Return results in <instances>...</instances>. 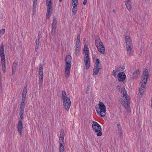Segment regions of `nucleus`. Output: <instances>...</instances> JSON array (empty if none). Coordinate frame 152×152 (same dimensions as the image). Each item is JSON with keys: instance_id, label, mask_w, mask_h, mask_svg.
<instances>
[{"instance_id": "1", "label": "nucleus", "mask_w": 152, "mask_h": 152, "mask_svg": "<svg viewBox=\"0 0 152 152\" xmlns=\"http://www.w3.org/2000/svg\"><path fill=\"white\" fill-rule=\"evenodd\" d=\"M119 86H117V88L119 91L123 94V97L120 100V102L121 104L125 107L127 111L130 110V106L129 105V99L127 94V91L124 88H120Z\"/></svg>"}, {"instance_id": "2", "label": "nucleus", "mask_w": 152, "mask_h": 152, "mask_svg": "<svg viewBox=\"0 0 152 152\" xmlns=\"http://www.w3.org/2000/svg\"><path fill=\"white\" fill-rule=\"evenodd\" d=\"M148 77V71L147 69H146L144 71L141 78V85L139 89V97L140 98H141L144 93V91L145 90V86L147 82Z\"/></svg>"}, {"instance_id": "3", "label": "nucleus", "mask_w": 152, "mask_h": 152, "mask_svg": "<svg viewBox=\"0 0 152 152\" xmlns=\"http://www.w3.org/2000/svg\"><path fill=\"white\" fill-rule=\"evenodd\" d=\"M72 57L69 55L66 56L65 59V72L66 77L67 78L69 76L70 70L71 67Z\"/></svg>"}, {"instance_id": "4", "label": "nucleus", "mask_w": 152, "mask_h": 152, "mask_svg": "<svg viewBox=\"0 0 152 152\" xmlns=\"http://www.w3.org/2000/svg\"><path fill=\"white\" fill-rule=\"evenodd\" d=\"M83 53L85 56L84 61L86 69H88L90 67V59L89 57V49L88 46L85 45L83 49Z\"/></svg>"}, {"instance_id": "5", "label": "nucleus", "mask_w": 152, "mask_h": 152, "mask_svg": "<svg viewBox=\"0 0 152 152\" xmlns=\"http://www.w3.org/2000/svg\"><path fill=\"white\" fill-rule=\"evenodd\" d=\"M97 114L101 117H104L105 115L106 107L104 104L99 102L98 107L96 108Z\"/></svg>"}, {"instance_id": "6", "label": "nucleus", "mask_w": 152, "mask_h": 152, "mask_svg": "<svg viewBox=\"0 0 152 152\" xmlns=\"http://www.w3.org/2000/svg\"><path fill=\"white\" fill-rule=\"evenodd\" d=\"M0 55L1 59L2 69L4 73L6 72V63L5 55L4 53V47L3 44L1 45L0 48Z\"/></svg>"}, {"instance_id": "7", "label": "nucleus", "mask_w": 152, "mask_h": 152, "mask_svg": "<svg viewBox=\"0 0 152 152\" xmlns=\"http://www.w3.org/2000/svg\"><path fill=\"white\" fill-rule=\"evenodd\" d=\"M95 45L98 51L102 54H104L105 53V48L103 43L100 39L95 40Z\"/></svg>"}, {"instance_id": "8", "label": "nucleus", "mask_w": 152, "mask_h": 152, "mask_svg": "<svg viewBox=\"0 0 152 152\" xmlns=\"http://www.w3.org/2000/svg\"><path fill=\"white\" fill-rule=\"evenodd\" d=\"M92 127L94 132L97 133L96 135L97 136H100L102 135L101 126L97 122L94 121L93 122Z\"/></svg>"}, {"instance_id": "9", "label": "nucleus", "mask_w": 152, "mask_h": 152, "mask_svg": "<svg viewBox=\"0 0 152 152\" xmlns=\"http://www.w3.org/2000/svg\"><path fill=\"white\" fill-rule=\"evenodd\" d=\"M62 100L64 107L66 110L68 111L70 108L71 104L70 99L69 98H66V99H63Z\"/></svg>"}, {"instance_id": "10", "label": "nucleus", "mask_w": 152, "mask_h": 152, "mask_svg": "<svg viewBox=\"0 0 152 152\" xmlns=\"http://www.w3.org/2000/svg\"><path fill=\"white\" fill-rule=\"evenodd\" d=\"M17 129L18 132L20 136L22 135V132L23 129V125L22 121H19L18 123Z\"/></svg>"}, {"instance_id": "11", "label": "nucleus", "mask_w": 152, "mask_h": 152, "mask_svg": "<svg viewBox=\"0 0 152 152\" xmlns=\"http://www.w3.org/2000/svg\"><path fill=\"white\" fill-rule=\"evenodd\" d=\"M46 4L47 6V12L51 13L52 9V3L51 0H46Z\"/></svg>"}, {"instance_id": "12", "label": "nucleus", "mask_w": 152, "mask_h": 152, "mask_svg": "<svg viewBox=\"0 0 152 152\" xmlns=\"http://www.w3.org/2000/svg\"><path fill=\"white\" fill-rule=\"evenodd\" d=\"M64 132L63 130H61L60 137H59V142L60 144H63L64 143Z\"/></svg>"}, {"instance_id": "13", "label": "nucleus", "mask_w": 152, "mask_h": 152, "mask_svg": "<svg viewBox=\"0 0 152 152\" xmlns=\"http://www.w3.org/2000/svg\"><path fill=\"white\" fill-rule=\"evenodd\" d=\"M126 48L128 55L130 56H132L134 52L133 45L126 46Z\"/></svg>"}, {"instance_id": "14", "label": "nucleus", "mask_w": 152, "mask_h": 152, "mask_svg": "<svg viewBox=\"0 0 152 152\" xmlns=\"http://www.w3.org/2000/svg\"><path fill=\"white\" fill-rule=\"evenodd\" d=\"M118 79L120 82L124 81L126 77L124 73L122 72H120L118 75Z\"/></svg>"}, {"instance_id": "15", "label": "nucleus", "mask_w": 152, "mask_h": 152, "mask_svg": "<svg viewBox=\"0 0 152 152\" xmlns=\"http://www.w3.org/2000/svg\"><path fill=\"white\" fill-rule=\"evenodd\" d=\"M125 42L126 46L133 45L131 39L128 36H126L125 38Z\"/></svg>"}, {"instance_id": "16", "label": "nucleus", "mask_w": 152, "mask_h": 152, "mask_svg": "<svg viewBox=\"0 0 152 152\" xmlns=\"http://www.w3.org/2000/svg\"><path fill=\"white\" fill-rule=\"evenodd\" d=\"M140 72L138 70H136L132 74L131 76L132 78L137 79L140 76Z\"/></svg>"}, {"instance_id": "17", "label": "nucleus", "mask_w": 152, "mask_h": 152, "mask_svg": "<svg viewBox=\"0 0 152 152\" xmlns=\"http://www.w3.org/2000/svg\"><path fill=\"white\" fill-rule=\"evenodd\" d=\"M125 4L126 8L128 10H130L131 9V3L130 0H127L125 2Z\"/></svg>"}, {"instance_id": "18", "label": "nucleus", "mask_w": 152, "mask_h": 152, "mask_svg": "<svg viewBox=\"0 0 152 152\" xmlns=\"http://www.w3.org/2000/svg\"><path fill=\"white\" fill-rule=\"evenodd\" d=\"M41 37V36H40V35L39 34L38 35V39L36 42V45L35 48V50L36 52H37L38 50V47L39 46V45L40 43V39Z\"/></svg>"}, {"instance_id": "19", "label": "nucleus", "mask_w": 152, "mask_h": 152, "mask_svg": "<svg viewBox=\"0 0 152 152\" xmlns=\"http://www.w3.org/2000/svg\"><path fill=\"white\" fill-rule=\"evenodd\" d=\"M94 67H101V65L100 64V61L99 59L96 58L94 61Z\"/></svg>"}, {"instance_id": "20", "label": "nucleus", "mask_w": 152, "mask_h": 152, "mask_svg": "<svg viewBox=\"0 0 152 152\" xmlns=\"http://www.w3.org/2000/svg\"><path fill=\"white\" fill-rule=\"evenodd\" d=\"M101 67H94L93 69L94 75H96L99 73Z\"/></svg>"}, {"instance_id": "21", "label": "nucleus", "mask_w": 152, "mask_h": 152, "mask_svg": "<svg viewBox=\"0 0 152 152\" xmlns=\"http://www.w3.org/2000/svg\"><path fill=\"white\" fill-rule=\"evenodd\" d=\"M39 77H43V66L41 64L39 65Z\"/></svg>"}, {"instance_id": "22", "label": "nucleus", "mask_w": 152, "mask_h": 152, "mask_svg": "<svg viewBox=\"0 0 152 152\" xmlns=\"http://www.w3.org/2000/svg\"><path fill=\"white\" fill-rule=\"evenodd\" d=\"M75 48V51L74 53L76 56H78L80 54V49L81 48Z\"/></svg>"}, {"instance_id": "23", "label": "nucleus", "mask_w": 152, "mask_h": 152, "mask_svg": "<svg viewBox=\"0 0 152 152\" xmlns=\"http://www.w3.org/2000/svg\"><path fill=\"white\" fill-rule=\"evenodd\" d=\"M73 7L72 8V12L74 14H75L76 13L77 10V5H73L72 6Z\"/></svg>"}, {"instance_id": "24", "label": "nucleus", "mask_w": 152, "mask_h": 152, "mask_svg": "<svg viewBox=\"0 0 152 152\" xmlns=\"http://www.w3.org/2000/svg\"><path fill=\"white\" fill-rule=\"evenodd\" d=\"M62 98L66 99V98H68L66 97V92L64 91H62Z\"/></svg>"}, {"instance_id": "25", "label": "nucleus", "mask_w": 152, "mask_h": 152, "mask_svg": "<svg viewBox=\"0 0 152 152\" xmlns=\"http://www.w3.org/2000/svg\"><path fill=\"white\" fill-rule=\"evenodd\" d=\"M119 72V70L117 68H115L114 70H113V75L114 77H116L118 73Z\"/></svg>"}, {"instance_id": "26", "label": "nucleus", "mask_w": 152, "mask_h": 152, "mask_svg": "<svg viewBox=\"0 0 152 152\" xmlns=\"http://www.w3.org/2000/svg\"><path fill=\"white\" fill-rule=\"evenodd\" d=\"M39 88H40L42 86V83L43 81V77H39Z\"/></svg>"}, {"instance_id": "27", "label": "nucleus", "mask_w": 152, "mask_h": 152, "mask_svg": "<svg viewBox=\"0 0 152 152\" xmlns=\"http://www.w3.org/2000/svg\"><path fill=\"white\" fill-rule=\"evenodd\" d=\"M25 104L23 103H21L20 106V112H24Z\"/></svg>"}, {"instance_id": "28", "label": "nucleus", "mask_w": 152, "mask_h": 152, "mask_svg": "<svg viewBox=\"0 0 152 152\" xmlns=\"http://www.w3.org/2000/svg\"><path fill=\"white\" fill-rule=\"evenodd\" d=\"M59 150L60 152H64V147L63 144H60Z\"/></svg>"}, {"instance_id": "29", "label": "nucleus", "mask_w": 152, "mask_h": 152, "mask_svg": "<svg viewBox=\"0 0 152 152\" xmlns=\"http://www.w3.org/2000/svg\"><path fill=\"white\" fill-rule=\"evenodd\" d=\"M75 48H81L80 42V41H76Z\"/></svg>"}, {"instance_id": "30", "label": "nucleus", "mask_w": 152, "mask_h": 152, "mask_svg": "<svg viewBox=\"0 0 152 152\" xmlns=\"http://www.w3.org/2000/svg\"><path fill=\"white\" fill-rule=\"evenodd\" d=\"M78 0H72V6L77 5Z\"/></svg>"}, {"instance_id": "31", "label": "nucleus", "mask_w": 152, "mask_h": 152, "mask_svg": "<svg viewBox=\"0 0 152 152\" xmlns=\"http://www.w3.org/2000/svg\"><path fill=\"white\" fill-rule=\"evenodd\" d=\"M52 30L51 31V34L53 35L55 34L56 30V27H52Z\"/></svg>"}, {"instance_id": "32", "label": "nucleus", "mask_w": 152, "mask_h": 152, "mask_svg": "<svg viewBox=\"0 0 152 152\" xmlns=\"http://www.w3.org/2000/svg\"><path fill=\"white\" fill-rule=\"evenodd\" d=\"M57 22H56V19H53V23H52V27H56L55 25L56 24Z\"/></svg>"}, {"instance_id": "33", "label": "nucleus", "mask_w": 152, "mask_h": 152, "mask_svg": "<svg viewBox=\"0 0 152 152\" xmlns=\"http://www.w3.org/2000/svg\"><path fill=\"white\" fill-rule=\"evenodd\" d=\"M118 134L119 136V137L120 139H122L123 138V132L122 130L120 131H118Z\"/></svg>"}, {"instance_id": "34", "label": "nucleus", "mask_w": 152, "mask_h": 152, "mask_svg": "<svg viewBox=\"0 0 152 152\" xmlns=\"http://www.w3.org/2000/svg\"><path fill=\"white\" fill-rule=\"evenodd\" d=\"M26 96L23 95L22 96V102L21 103H23V104H24V102L26 99Z\"/></svg>"}, {"instance_id": "35", "label": "nucleus", "mask_w": 152, "mask_h": 152, "mask_svg": "<svg viewBox=\"0 0 152 152\" xmlns=\"http://www.w3.org/2000/svg\"><path fill=\"white\" fill-rule=\"evenodd\" d=\"M27 93V89L26 88H24L23 91V94H22V95H24L26 96V94Z\"/></svg>"}, {"instance_id": "36", "label": "nucleus", "mask_w": 152, "mask_h": 152, "mask_svg": "<svg viewBox=\"0 0 152 152\" xmlns=\"http://www.w3.org/2000/svg\"><path fill=\"white\" fill-rule=\"evenodd\" d=\"M33 15H35L36 13V7L32 6Z\"/></svg>"}, {"instance_id": "37", "label": "nucleus", "mask_w": 152, "mask_h": 152, "mask_svg": "<svg viewBox=\"0 0 152 152\" xmlns=\"http://www.w3.org/2000/svg\"><path fill=\"white\" fill-rule=\"evenodd\" d=\"M23 113L24 112H20L19 115L20 116V118L22 119L23 118Z\"/></svg>"}, {"instance_id": "38", "label": "nucleus", "mask_w": 152, "mask_h": 152, "mask_svg": "<svg viewBox=\"0 0 152 152\" xmlns=\"http://www.w3.org/2000/svg\"><path fill=\"white\" fill-rule=\"evenodd\" d=\"M51 13L47 12L46 14L47 18L49 19L50 17Z\"/></svg>"}, {"instance_id": "39", "label": "nucleus", "mask_w": 152, "mask_h": 152, "mask_svg": "<svg viewBox=\"0 0 152 152\" xmlns=\"http://www.w3.org/2000/svg\"><path fill=\"white\" fill-rule=\"evenodd\" d=\"M37 0H33V6L36 7L37 5Z\"/></svg>"}, {"instance_id": "40", "label": "nucleus", "mask_w": 152, "mask_h": 152, "mask_svg": "<svg viewBox=\"0 0 152 152\" xmlns=\"http://www.w3.org/2000/svg\"><path fill=\"white\" fill-rule=\"evenodd\" d=\"M16 65H17V64H16V62H15V63L14 62L13 64V66L12 67V69H15V67H16Z\"/></svg>"}, {"instance_id": "41", "label": "nucleus", "mask_w": 152, "mask_h": 152, "mask_svg": "<svg viewBox=\"0 0 152 152\" xmlns=\"http://www.w3.org/2000/svg\"><path fill=\"white\" fill-rule=\"evenodd\" d=\"M117 127L118 128V131L122 130L120 124L117 125Z\"/></svg>"}, {"instance_id": "42", "label": "nucleus", "mask_w": 152, "mask_h": 152, "mask_svg": "<svg viewBox=\"0 0 152 152\" xmlns=\"http://www.w3.org/2000/svg\"><path fill=\"white\" fill-rule=\"evenodd\" d=\"M80 35H78L77 37V41H80Z\"/></svg>"}, {"instance_id": "43", "label": "nucleus", "mask_w": 152, "mask_h": 152, "mask_svg": "<svg viewBox=\"0 0 152 152\" xmlns=\"http://www.w3.org/2000/svg\"><path fill=\"white\" fill-rule=\"evenodd\" d=\"M87 3V0H84L83 2V4L84 5H85Z\"/></svg>"}, {"instance_id": "44", "label": "nucleus", "mask_w": 152, "mask_h": 152, "mask_svg": "<svg viewBox=\"0 0 152 152\" xmlns=\"http://www.w3.org/2000/svg\"><path fill=\"white\" fill-rule=\"evenodd\" d=\"M1 79H0V88H1L2 87V84L1 82Z\"/></svg>"}, {"instance_id": "45", "label": "nucleus", "mask_w": 152, "mask_h": 152, "mask_svg": "<svg viewBox=\"0 0 152 152\" xmlns=\"http://www.w3.org/2000/svg\"><path fill=\"white\" fill-rule=\"evenodd\" d=\"M12 75H13L14 73V72H15L14 71L15 70V69H12Z\"/></svg>"}, {"instance_id": "46", "label": "nucleus", "mask_w": 152, "mask_h": 152, "mask_svg": "<svg viewBox=\"0 0 152 152\" xmlns=\"http://www.w3.org/2000/svg\"><path fill=\"white\" fill-rule=\"evenodd\" d=\"M63 0H59V1L60 2H61Z\"/></svg>"}, {"instance_id": "47", "label": "nucleus", "mask_w": 152, "mask_h": 152, "mask_svg": "<svg viewBox=\"0 0 152 152\" xmlns=\"http://www.w3.org/2000/svg\"><path fill=\"white\" fill-rule=\"evenodd\" d=\"M87 89L88 90V91H87V93H88V88H87Z\"/></svg>"}, {"instance_id": "48", "label": "nucleus", "mask_w": 152, "mask_h": 152, "mask_svg": "<svg viewBox=\"0 0 152 152\" xmlns=\"http://www.w3.org/2000/svg\"><path fill=\"white\" fill-rule=\"evenodd\" d=\"M87 89L88 90V91H87V93H88V88H87Z\"/></svg>"}]
</instances>
